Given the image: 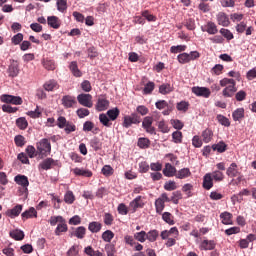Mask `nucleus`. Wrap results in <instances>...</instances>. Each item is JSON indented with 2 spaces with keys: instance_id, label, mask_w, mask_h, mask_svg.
I'll use <instances>...</instances> for the list:
<instances>
[{
  "instance_id": "nucleus-42",
  "label": "nucleus",
  "mask_w": 256,
  "mask_h": 256,
  "mask_svg": "<svg viewBox=\"0 0 256 256\" xmlns=\"http://www.w3.org/2000/svg\"><path fill=\"white\" fill-rule=\"evenodd\" d=\"M181 199H183V194L181 193V191H175L172 193L170 201H172L174 205H179V201H181Z\"/></svg>"
},
{
  "instance_id": "nucleus-39",
  "label": "nucleus",
  "mask_w": 256,
  "mask_h": 256,
  "mask_svg": "<svg viewBox=\"0 0 256 256\" xmlns=\"http://www.w3.org/2000/svg\"><path fill=\"white\" fill-rule=\"evenodd\" d=\"M115 237V233L111 230H106L102 233V239L105 241V243H111L113 241V238Z\"/></svg>"
},
{
  "instance_id": "nucleus-41",
  "label": "nucleus",
  "mask_w": 256,
  "mask_h": 256,
  "mask_svg": "<svg viewBox=\"0 0 256 256\" xmlns=\"http://www.w3.org/2000/svg\"><path fill=\"white\" fill-rule=\"evenodd\" d=\"M155 90V82H148L143 89V95H151Z\"/></svg>"
},
{
  "instance_id": "nucleus-29",
  "label": "nucleus",
  "mask_w": 256,
  "mask_h": 256,
  "mask_svg": "<svg viewBox=\"0 0 256 256\" xmlns=\"http://www.w3.org/2000/svg\"><path fill=\"white\" fill-rule=\"evenodd\" d=\"M176 179H187L191 177V170L189 168H182L178 172L176 171Z\"/></svg>"
},
{
  "instance_id": "nucleus-35",
  "label": "nucleus",
  "mask_w": 256,
  "mask_h": 256,
  "mask_svg": "<svg viewBox=\"0 0 256 256\" xmlns=\"http://www.w3.org/2000/svg\"><path fill=\"white\" fill-rule=\"evenodd\" d=\"M45 91H55L59 89V84L55 80H49L44 84Z\"/></svg>"
},
{
  "instance_id": "nucleus-64",
  "label": "nucleus",
  "mask_w": 256,
  "mask_h": 256,
  "mask_svg": "<svg viewBox=\"0 0 256 256\" xmlns=\"http://www.w3.org/2000/svg\"><path fill=\"white\" fill-rule=\"evenodd\" d=\"M67 256H79V246L73 245L66 253Z\"/></svg>"
},
{
  "instance_id": "nucleus-21",
  "label": "nucleus",
  "mask_w": 256,
  "mask_h": 256,
  "mask_svg": "<svg viewBox=\"0 0 256 256\" xmlns=\"http://www.w3.org/2000/svg\"><path fill=\"white\" fill-rule=\"evenodd\" d=\"M47 24L49 27H52V29H59V27H61V20H59L57 16H48Z\"/></svg>"
},
{
  "instance_id": "nucleus-30",
  "label": "nucleus",
  "mask_w": 256,
  "mask_h": 256,
  "mask_svg": "<svg viewBox=\"0 0 256 256\" xmlns=\"http://www.w3.org/2000/svg\"><path fill=\"white\" fill-rule=\"evenodd\" d=\"M9 235L12 239H15V241H23V239H25V233L21 230H12Z\"/></svg>"
},
{
  "instance_id": "nucleus-9",
  "label": "nucleus",
  "mask_w": 256,
  "mask_h": 256,
  "mask_svg": "<svg viewBox=\"0 0 256 256\" xmlns=\"http://www.w3.org/2000/svg\"><path fill=\"white\" fill-rule=\"evenodd\" d=\"M142 127L145 129L146 133H149L150 135H156L155 127H153V117L146 116L143 119Z\"/></svg>"
},
{
  "instance_id": "nucleus-28",
  "label": "nucleus",
  "mask_w": 256,
  "mask_h": 256,
  "mask_svg": "<svg viewBox=\"0 0 256 256\" xmlns=\"http://www.w3.org/2000/svg\"><path fill=\"white\" fill-rule=\"evenodd\" d=\"M69 69H70L72 75H74V77H82L83 76V73L81 72V70H79L77 61H72L69 65Z\"/></svg>"
},
{
  "instance_id": "nucleus-16",
  "label": "nucleus",
  "mask_w": 256,
  "mask_h": 256,
  "mask_svg": "<svg viewBox=\"0 0 256 256\" xmlns=\"http://www.w3.org/2000/svg\"><path fill=\"white\" fill-rule=\"evenodd\" d=\"M14 181L27 191V187H29V178H27V176L18 174L14 177Z\"/></svg>"
},
{
  "instance_id": "nucleus-14",
  "label": "nucleus",
  "mask_w": 256,
  "mask_h": 256,
  "mask_svg": "<svg viewBox=\"0 0 256 256\" xmlns=\"http://www.w3.org/2000/svg\"><path fill=\"white\" fill-rule=\"evenodd\" d=\"M22 211L23 205L18 204L14 208L7 210L6 215L7 217H10V219H15V217H19V215H21Z\"/></svg>"
},
{
  "instance_id": "nucleus-19",
  "label": "nucleus",
  "mask_w": 256,
  "mask_h": 256,
  "mask_svg": "<svg viewBox=\"0 0 256 256\" xmlns=\"http://www.w3.org/2000/svg\"><path fill=\"white\" fill-rule=\"evenodd\" d=\"M72 173L77 177H93V172H91V170H85L83 168H74Z\"/></svg>"
},
{
  "instance_id": "nucleus-60",
  "label": "nucleus",
  "mask_w": 256,
  "mask_h": 256,
  "mask_svg": "<svg viewBox=\"0 0 256 256\" xmlns=\"http://www.w3.org/2000/svg\"><path fill=\"white\" fill-rule=\"evenodd\" d=\"M14 143L16 147H24L26 143L25 138L23 137V135H17L14 138Z\"/></svg>"
},
{
  "instance_id": "nucleus-8",
  "label": "nucleus",
  "mask_w": 256,
  "mask_h": 256,
  "mask_svg": "<svg viewBox=\"0 0 256 256\" xmlns=\"http://www.w3.org/2000/svg\"><path fill=\"white\" fill-rule=\"evenodd\" d=\"M192 93L197 97H204L205 99L211 97V90L207 87L194 86L192 87Z\"/></svg>"
},
{
  "instance_id": "nucleus-55",
  "label": "nucleus",
  "mask_w": 256,
  "mask_h": 256,
  "mask_svg": "<svg viewBox=\"0 0 256 256\" xmlns=\"http://www.w3.org/2000/svg\"><path fill=\"white\" fill-rule=\"evenodd\" d=\"M178 63H181V65H185L186 63L189 62V53H181L177 56Z\"/></svg>"
},
{
  "instance_id": "nucleus-22",
  "label": "nucleus",
  "mask_w": 256,
  "mask_h": 256,
  "mask_svg": "<svg viewBox=\"0 0 256 256\" xmlns=\"http://www.w3.org/2000/svg\"><path fill=\"white\" fill-rule=\"evenodd\" d=\"M22 221H27V219H33V217L37 218V210L34 207L29 208L25 212L21 214Z\"/></svg>"
},
{
  "instance_id": "nucleus-13",
  "label": "nucleus",
  "mask_w": 256,
  "mask_h": 256,
  "mask_svg": "<svg viewBox=\"0 0 256 256\" xmlns=\"http://www.w3.org/2000/svg\"><path fill=\"white\" fill-rule=\"evenodd\" d=\"M202 31L208 33L209 35H217L219 29H217V24L212 21L207 22V24L202 27Z\"/></svg>"
},
{
  "instance_id": "nucleus-53",
  "label": "nucleus",
  "mask_w": 256,
  "mask_h": 256,
  "mask_svg": "<svg viewBox=\"0 0 256 256\" xmlns=\"http://www.w3.org/2000/svg\"><path fill=\"white\" fill-rule=\"evenodd\" d=\"M164 189L165 191H175L177 189V182L173 180L165 182Z\"/></svg>"
},
{
  "instance_id": "nucleus-1",
  "label": "nucleus",
  "mask_w": 256,
  "mask_h": 256,
  "mask_svg": "<svg viewBox=\"0 0 256 256\" xmlns=\"http://www.w3.org/2000/svg\"><path fill=\"white\" fill-rule=\"evenodd\" d=\"M220 87H225L222 95L225 98H231L237 93V82L233 78H223L220 80Z\"/></svg>"
},
{
  "instance_id": "nucleus-4",
  "label": "nucleus",
  "mask_w": 256,
  "mask_h": 256,
  "mask_svg": "<svg viewBox=\"0 0 256 256\" xmlns=\"http://www.w3.org/2000/svg\"><path fill=\"white\" fill-rule=\"evenodd\" d=\"M171 199L169 196H167V193H162L158 199L155 201V209L156 213L158 215H161L163 213V210L165 209V203H169Z\"/></svg>"
},
{
  "instance_id": "nucleus-36",
  "label": "nucleus",
  "mask_w": 256,
  "mask_h": 256,
  "mask_svg": "<svg viewBox=\"0 0 256 256\" xmlns=\"http://www.w3.org/2000/svg\"><path fill=\"white\" fill-rule=\"evenodd\" d=\"M213 139V131L211 129H206L202 132V141L204 143H211Z\"/></svg>"
},
{
  "instance_id": "nucleus-24",
  "label": "nucleus",
  "mask_w": 256,
  "mask_h": 256,
  "mask_svg": "<svg viewBox=\"0 0 256 256\" xmlns=\"http://www.w3.org/2000/svg\"><path fill=\"white\" fill-rule=\"evenodd\" d=\"M109 109V100L105 98H99L96 104L97 111H107Z\"/></svg>"
},
{
  "instance_id": "nucleus-17",
  "label": "nucleus",
  "mask_w": 256,
  "mask_h": 256,
  "mask_svg": "<svg viewBox=\"0 0 256 256\" xmlns=\"http://www.w3.org/2000/svg\"><path fill=\"white\" fill-rule=\"evenodd\" d=\"M57 165V161H55L53 158H46L40 163L41 169L44 171H49V169H53Z\"/></svg>"
},
{
  "instance_id": "nucleus-56",
  "label": "nucleus",
  "mask_w": 256,
  "mask_h": 256,
  "mask_svg": "<svg viewBox=\"0 0 256 256\" xmlns=\"http://www.w3.org/2000/svg\"><path fill=\"white\" fill-rule=\"evenodd\" d=\"M43 67L47 69V71H55V61L46 59L43 61Z\"/></svg>"
},
{
  "instance_id": "nucleus-49",
  "label": "nucleus",
  "mask_w": 256,
  "mask_h": 256,
  "mask_svg": "<svg viewBox=\"0 0 256 256\" xmlns=\"http://www.w3.org/2000/svg\"><path fill=\"white\" fill-rule=\"evenodd\" d=\"M26 153L30 159L37 157L38 150L35 149V146L29 145L26 147Z\"/></svg>"
},
{
  "instance_id": "nucleus-54",
  "label": "nucleus",
  "mask_w": 256,
  "mask_h": 256,
  "mask_svg": "<svg viewBox=\"0 0 256 256\" xmlns=\"http://www.w3.org/2000/svg\"><path fill=\"white\" fill-rule=\"evenodd\" d=\"M56 5L60 13H65V11H67V0H58Z\"/></svg>"
},
{
  "instance_id": "nucleus-11",
  "label": "nucleus",
  "mask_w": 256,
  "mask_h": 256,
  "mask_svg": "<svg viewBox=\"0 0 256 256\" xmlns=\"http://www.w3.org/2000/svg\"><path fill=\"white\" fill-rule=\"evenodd\" d=\"M61 101L65 109H71L73 105H77V100H75V96H71V95L63 96Z\"/></svg>"
},
{
  "instance_id": "nucleus-15",
  "label": "nucleus",
  "mask_w": 256,
  "mask_h": 256,
  "mask_svg": "<svg viewBox=\"0 0 256 256\" xmlns=\"http://www.w3.org/2000/svg\"><path fill=\"white\" fill-rule=\"evenodd\" d=\"M162 173L165 177H176L177 168L171 165V163H166Z\"/></svg>"
},
{
  "instance_id": "nucleus-10",
  "label": "nucleus",
  "mask_w": 256,
  "mask_h": 256,
  "mask_svg": "<svg viewBox=\"0 0 256 256\" xmlns=\"http://www.w3.org/2000/svg\"><path fill=\"white\" fill-rule=\"evenodd\" d=\"M129 207L132 209V213H135L137 209H143V207H145L143 196H137L133 201L130 202Z\"/></svg>"
},
{
  "instance_id": "nucleus-27",
  "label": "nucleus",
  "mask_w": 256,
  "mask_h": 256,
  "mask_svg": "<svg viewBox=\"0 0 256 256\" xmlns=\"http://www.w3.org/2000/svg\"><path fill=\"white\" fill-rule=\"evenodd\" d=\"M103 229V224L101 222L93 221L88 224V230L91 233H99Z\"/></svg>"
},
{
  "instance_id": "nucleus-62",
  "label": "nucleus",
  "mask_w": 256,
  "mask_h": 256,
  "mask_svg": "<svg viewBox=\"0 0 256 256\" xmlns=\"http://www.w3.org/2000/svg\"><path fill=\"white\" fill-rule=\"evenodd\" d=\"M220 33L222 36L225 37V39H227V41H231V39L234 38L233 34L231 33V31L229 29L222 28V29H220Z\"/></svg>"
},
{
  "instance_id": "nucleus-26",
  "label": "nucleus",
  "mask_w": 256,
  "mask_h": 256,
  "mask_svg": "<svg viewBox=\"0 0 256 256\" xmlns=\"http://www.w3.org/2000/svg\"><path fill=\"white\" fill-rule=\"evenodd\" d=\"M220 219L223 225H233V214L230 212H223L220 214Z\"/></svg>"
},
{
  "instance_id": "nucleus-23",
  "label": "nucleus",
  "mask_w": 256,
  "mask_h": 256,
  "mask_svg": "<svg viewBox=\"0 0 256 256\" xmlns=\"http://www.w3.org/2000/svg\"><path fill=\"white\" fill-rule=\"evenodd\" d=\"M85 235H87V228L84 226L77 227L73 232L72 236L77 239H85Z\"/></svg>"
},
{
  "instance_id": "nucleus-40",
  "label": "nucleus",
  "mask_w": 256,
  "mask_h": 256,
  "mask_svg": "<svg viewBox=\"0 0 256 256\" xmlns=\"http://www.w3.org/2000/svg\"><path fill=\"white\" fill-rule=\"evenodd\" d=\"M172 141L173 143L179 144L183 143V132L177 130L172 133Z\"/></svg>"
},
{
  "instance_id": "nucleus-32",
  "label": "nucleus",
  "mask_w": 256,
  "mask_h": 256,
  "mask_svg": "<svg viewBox=\"0 0 256 256\" xmlns=\"http://www.w3.org/2000/svg\"><path fill=\"white\" fill-rule=\"evenodd\" d=\"M90 146L94 151H101L103 143H101V140L99 138L94 137L90 140Z\"/></svg>"
},
{
  "instance_id": "nucleus-51",
  "label": "nucleus",
  "mask_w": 256,
  "mask_h": 256,
  "mask_svg": "<svg viewBox=\"0 0 256 256\" xmlns=\"http://www.w3.org/2000/svg\"><path fill=\"white\" fill-rule=\"evenodd\" d=\"M162 219L165 221V223H168V225H175V221L173 220V215L169 212H164L162 214Z\"/></svg>"
},
{
  "instance_id": "nucleus-61",
  "label": "nucleus",
  "mask_w": 256,
  "mask_h": 256,
  "mask_svg": "<svg viewBox=\"0 0 256 256\" xmlns=\"http://www.w3.org/2000/svg\"><path fill=\"white\" fill-rule=\"evenodd\" d=\"M115 221V218L111 213H105L104 214V224L111 226L113 225V222Z\"/></svg>"
},
{
  "instance_id": "nucleus-31",
  "label": "nucleus",
  "mask_w": 256,
  "mask_h": 256,
  "mask_svg": "<svg viewBox=\"0 0 256 256\" xmlns=\"http://www.w3.org/2000/svg\"><path fill=\"white\" fill-rule=\"evenodd\" d=\"M226 175L228 177H237V175H239V169L237 168V163L230 164V166L226 171Z\"/></svg>"
},
{
  "instance_id": "nucleus-57",
  "label": "nucleus",
  "mask_w": 256,
  "mask_h": 256,
  "mask_svg": "<svg viewBox=\"0 0 256 256\" xmlns=\"http://www.w3.org/2000/svg\"><path fill=\"white\" fill-rule=\"evenodd\" d=\"M212 179H214V181H223V179H225V175L223 174V172L216 170L214 172H212V174H210Z\"/></svg>"
},
{
  "instance_id": "nucleus-44",
  "label": "nucleus",
  "mask_w": 256,
  "mask_h": 256,
  "mask_svg": "<svg viewBox=\"0 0 256 256\" xmlns=\"http://www.w3.org/2000/svg\"><path fill=\"white\" fill-rule=\"evenodd\" d=\"M216 119L218 123H220V125H223L224 127L231 126V121H229V118L225 117L224 115L218 114Z\"/></svg>"
},
{
  "instance_id": "nucleus-18",
  "label": "nucleus",
  "mask_w": 256,
  "mask_h": 256,
  "mask_svg": "<svg viewBox=\"0 0 256 256\" xmlns=\"http://www.w3.org/2000/svg\"><path fill=\"white\" fill-rule=\"evenodd\" d=\"M202 187L206 189V191L213 189V177L211 176V173L204 175Z\"/></svg>"
},
{
  "instance_id": "nucleus-50",
  "label": "nucleus",
  "mask_w": 256,
  "mask_h": 256,
  "mask_svg": "<svg viewBox=\"0 0 256 256\" xmlns=\"http://www.w3.org/2000/svg\"><path fill=\"white\" fill-rule=\"evenodd\" d=\"M176 108L179 111H182V113H187V111H189V102L181 101V102L177 103Z\"/></svg>"
},
{
  "instance_id": "nucleus-33",
  "label": "nucleus",
  "mask_w": 256,
  "mask_h": 256,
  "mask_svg": "<svg viewBox=\"0 0 256 256\" xmlns=\"http://www.w3.org/2000/svg\"><path fill=\"white\" fill-rule=\"evenodd\" d=\"M159 237V231L157 230H150L146 233V240L150 241V243H155Z\"/></svg>"
},
{
  "instance_id": "nucleus-46",
  "label": "nucleus",
  "mask_w": 256,
  "mask_h": 256,
  "mask_svg": "<svg viewBox=\"0 0 256 256\" xmlns=\"http://www.w3.org/2000/svg\"><path fill=\"white\" fill-rule=\"evenodd\" d=\"M99 121L104 125V127H111V125H113V123H111V119L107 117V114H100Z\"/></svg>"
},
{
  "instance_id": "nucleus-47",
  "label": "nucleus",
  "mask_w": 256,
  "mask_h": 256,
  "mask_svg": "<svg viewBox=\"0 0 256 256\" xmlns=\"http://www.w3.org/2000/svg\"><path fill=\"white\" fill-rule=\"evenodd\" d=\"M134 239H136V241H139L140 243H145V241L147 240V232L145 231L136 232L134 234Z\"/></svg>"
},
{
  "instance_id": "nucleus-59",
  "label": "nucleus",
  "mask_w": 256,
  "mask_h": 256,
  "mask_svg": "<svg viewBox=\"0 0 256 256\" xmlns=\"http://www.w3.org/2000/svg\"><path fill=\"white\" fill-rule=\"evenodd\" d=\"M158 129L161 133H169V131H171L169 129V125L166 124L164 120H161L160 122H158Z\"/></svg>"
},
{
  "instance_id": "nucleus-45",
  "label": "nucleus",
  "mask_w": 256,
  "mask_h": 256,
  "mask_svg": "<svg viewBox=\"0 0 256 256\" xmlns=\"http://www.w3.org/2000/svg\"><path fill=\"white\" fill-rule=\"evenodd\" d=\"M213 151H218V153H225L227 151V144L225 142H219L218 144L212 145Z\"/></svg>"
},
{
  "instance_id": "nucleus-37",
  "label": "nucleus",
  "mask_w": 256,
  "mask_h": 256,
  "mask_svg": "<svg viewBox=\"0 0 256 256\" xmlns=\"http://www.w3.org/2000/svg\"><path fill=\"white\" fill-rule=\"evenodd\" d=\"M232 117L234 121H241L243 117H245V109L243 108H238L232 113Z\"/></svg>"
},
{
  "instance_id": "nucleus-52",
  "label": "nucleus",
  "mask_w": 256,
  "mask_h": 256,
  "mask_svg": "<svg viewBox=\"0 0 256 256\" xmlns=\"http://www.w3.org/2000/svg\"><path fill=\"white\" fill-rule=\"evenodd\" d=\"M90 111L87 108H80L76 111V115L79 117V119H85V117H89Z\"/></svg>"
},
{
  "instance_id": "nucleus-38",
  "label": "nucleus",
  "mask_w": 256,
  "mask_h": 256,
  "mask_svg": "<svg viewBox=\"0 0 256 256\" xmlns=\"http://www.w3.org/2000/svg\"><path fill=\"white\" fill-rule=\"evenodd\" d=\"M16 125L22 131H25V129H27V127H29V122H27V119L25 117H20L16 120Z\"/></svg>"
},
{
  "instance_id": "nucleus-3",
  "label": "nucleus",
  "mask_w": 256,
  "mask_h": 256,
  "mask_svg": "<svg viewBox=\"0 0 256 256\" xmlns=\"http://www.w3.org/2000/svg\"><path fill=\"white\" fill-rule=\"evenodd\" d=\"M139 123H141V116L134 112L131 115L124 116L122 127L129 129L131 125H139Z\"/></svg>"
},
{
  "instance_id": "nucleus-48",
  "label": "nucleus",
  "mask_w": 256,
  "mask_h": 256,
  "mask_svg": "<svg viewBox=\"0 0 256 256\" xmlns=\"http://www.w3.org/2000/svg\"><path fill=\"white\" fill-rule=\"evenodd\" d=\"M171 91H173V87H171V84H162L159 87V93H161V95H167L171 93Z\"/></svg>"
},
{
  "instance_id": "nucleus-6",
  "label": "nucleus",
  "mask_w": 256,
  "mask_h": 256,
  "mask_svg": "<svg viewBox=\"0 0 256 256\" xmlns=\"http://www.w3.org/2000/svg\"><path fill=\"white\" fill-rule=\"evenodd\" d=\"M77 101L83 107H88V109L93 107V96L91 94H80L77 96Z\"/></svg>"
},
{
  "instance_id": "nucleus-2",
  "label": "nucleus",
  "mask_w": 256,
  "mask_h": 256,
  "mask_svg": "<svg viewBox=\"0 0 256 256\" xmlns=\"http://www.w3.org/2000/svg\"><path fill=\"white\" fill-rule=\"evenodd\" d=\"M36 149L39 155H41L42 157H47V155L51 154V142L47 138L41 139L36 144Z\"/></svg>"
},
{
  "instance_id": "nucleus-12",
  "label": "nucleus",
  "mask_w": 256,
  "mask_h": 256,
  "mask_svg": "<svg viewBox=\"0 0 256 256\" xmlns=\"http://www.w3.org/2000/svg\"><path fill=\"white\" fill-rule=\"evenodd\" d=\"M218 25H221L222 27H229L231 25V22L229 21V16L225 14V12H219L216 16Z\"/></svg>"
},
{
  "instance_id": "nucleus-5",
  "label": "nucleus",
  "mask_w": 256,
  "mask_h": 256,
  "mask_svg": "<svg viewBox=\"0 0 256 256\" xmlns=\"http://www.w3.org/2000/svg\"><path fill=\"white\" fill-rule=\"evenodd\" d=\"M2 103L12 104V105H23V99L20 96H13L9 94H3L0 97Z\"/></svg>"
},
{
  "instance_id": "nucleus-58",
  "label": "nucleus",
  "mask_w": 256,
  "mask_h": 256,
  "mask_svg": "<svg viewBox=\"0 0 256 256\" xmlns=\"http://www.w3.org/2000/svg\"><path fill=\"white\" fill-rule=\"evenodd\" d=\"M149 145H151V141L147 138H140L138 140V147H140V149H147Z\"/></svg>"
},
{
  "instance_id": "nucleus-63",
  "label": "nucleus",
  "mask_w": 256,
  "mask_h": 256,
  "mask_svg": "<svg viewBox=\"0 0 256 256\" xmlns=\"http://www.w3.org/2000/svg\"><path fill=\"white\" fill-rule=\"evenodd\" d=\"M150 169L149 163H147L146 161H142L139 163V173H147Z\"/></svg>"
},
{
  "instance_id": "nucleus-20",
  "label": "nucleus",
  "mask_w": 256,
  "mask_h": 256,
  "mask_svg": "<svg viewBox=\"0 0 256 256\" xmlns=\"http://www.w3.org/2000/svg\"><path fill=\"white\" fill-rule=\"evenodd\" d=\"M69 231V227L67 226V221L65 218L58 223L56 229H55V235L59 236L61 233H67Z\"/></svg>"
},
{
  "instance_id": "nucleus-25",
  "label": "nucleus",
  "mask_w": 256,
  "mask_h": 256,
  "mask_svg": "<svg viewBox=\"0 0 256 256\" xmlns=\"http://www.w3.org/2000/svg\"><path fill=\"white\" fill-rule=\"evenodd\" d=\"M216 245L217 244L213 240H204L200 244V249H203L204 251H213Z\"/></svg>"
},
{
  "instance_id": "nucleus-7",
  "label": "nucleus",
  "mask_w": 256,
  "mask_h": 256,
  "mask_svg": "<svg viewBox=\"0 0 256 256\" xmlns=\"http://www.w3.org/2000/svg\"><path fill=\"white\" fill-rule=\"evenodd\" d=\"M8 77L15 79V77H19V73L21 70L19 69V62L16 60H12L7 69Z\"/></svg>"
},
{
  "instance_id": "nucleus-34",
  "label": "nucleus",
  "mask_w": 256,
  "mask_h": 256,
  "mask_svg": "<svg viewBox=\"0 0 256 256\" xmlns=\"http://www.w3.org/2000/svg\"><path fill=\"white\" fill-rule=\"evenodd\" d=\"M64 202L67 205H73L75 203V194H73V191L68 190L65 194H64Z\"/></svg>"
},
{
  "instance_id": "nucleus-43",
  "label": "nucleus",
  "mask_w": 256,
  "mask_h": 256,
  "mask_svg": "<svg viewBox=\"0 0 256 256\" xmlns=\"http://www.w3.org/2000/svg\"><path fill=\"white\" fill-rule=\"evenodd\" d=\"M120 113L119 108H114L107 111V116L110 118V121H115Z\"/></svg>"
}]
</instances>
